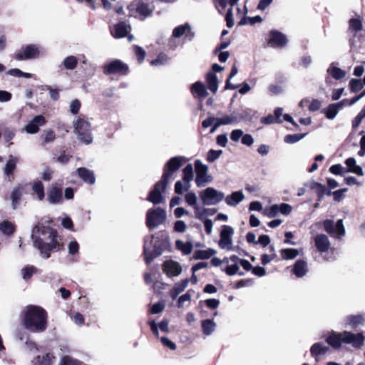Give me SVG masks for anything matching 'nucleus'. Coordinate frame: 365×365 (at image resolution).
Returning <instances> with one entry per match:
<instances>
[{
    "mask_svg": "<svg viewBox=\"0 0 365 365\" xmlns=\"http://www.w3.org/2000/svg\"><path fill=\"white\" fill-rule=\"evenodd\" d=\"M32 239L34 246L46 259L50 257L51 252L58 251L62 246L56 231L48 226H35L33 229Z\"/></svg>",
    "mask_w": 365,
    "mask_h": 365,
    "instance_id": "obj_1",
    "label": "nucleus"
},
{
    "mask_svg": "<svg viewBox=\"0 0 365 365\" xmlns=\"http://www.w3.org/2000/svg\"><path fill=\"white\" fill-rule=\"evenodd\" d=\"M21 324L29 332H43L48 325L47 313L41 307L29 305L21 313Z\"/></svg>",
    "mask_w": 365,
    "mask_h": 365,
    "instance_id": "obj_2",
    "label": "nucleus"
},
{
    "mask_svg": "<svg viewBox=\"0 0 365 365\" xmlns=\"http://www.w3.org/2000/svg\"><path fill=\"white\" fill-rule=\"evenodd\" d=\"M365 341L364 332L353 333L349 331L336 332L332 331L326 339L327 343L334 349H339L342 344H350L354 348H361Z\"/></svg>",
    "mask_w": 365,
    "mask_h": 365,
    "instance_id": "obj_3",
    "label": "nucleus"
},
{
    "mask_svg": "<svg viewBox=\"0 0 365 365\" xmlns=\"http://www.w3.org/2000/svg\"><path fill=\"white\" fill-rule=\"evenodd\" d=\"M73 128L81 143L89 145L93 142L91 123L84 117L79 116L73 122Z\"/></svg>",
    "mask_w": 365,
    "mask_h": 365,
    "instance_id": "obj_4",
    "label": "nucleus"
},
{
    "mask_svg": "<svg viewBox=\"0 0 365 365\" xmlns=\"http://www.w3.org/2000/svg\"><path fill=\"white\" fill-rule=\"evenodd\" d=\"M167 217L166 212L161 207L150 208L146 213V225L150 230L163 224Z\"/></svg>",
    "mask_w": 365,
    "mask_h": 365,
    "instance_id": "obj_5",
    "label": "nucleus"
},
{
    "mask_svg": "<svg viewBox=\"0 0 365 365\" xmlns=\"http://www.w3.org/2000/svg\"><path fill=\"white\" fill-rule=\"evenodd\" d=\"M200 197L205 205H215L225 198V194L213 187H207L200 192Z\"/></svg>",
    "mask_w": 365,
    "mask_h": 365,
    "instance_id": "obj_6",
    "label": "nucleus"
},
{
    "mask_svg": "<svg viewBox=\"0 0 365 365\" xmlns=\"http://www.w3.org/2000/svg\"><path fill=\"white\" fill-rule=\"evenodd\" d=\"M196 178L195 183L197 187H204L212 181V178L207 174L208 167L203 164L200 160L195 161Z\"/></svg>",
    "mask_w": 365,
    "mask_h": 365,
    "instance_id": "obj_7",
    "label": "nucleus"
},
{
    "mask_svg": "<svg viewBox=\"0 0 365 365\" xmlns=\"http://www.w3.org/2000/svg\"><path fill=\"white\" fill-rule=\"evenodd\" d=\"M185 158L182 156L171 158L165 165L162 178L164 181L169 182L173 174L178 170L183 163Z\"/></svg>",
    "mask_w": 365,
    "mask_h": 365,
    "instance_id": "obj_8",
    "label": "nucleus"
},
{
    "mask_svg": "<svg viewBox=\"0 0 365 365\" xmlns=\"http://www.w3.org/2000/svg\"><path fill=\"white\" fill-rule=\"evenodd\" d=\"M43 51V49L38 45H27L15 53V58L18 61L36 58Z\"/></svg>",
    "mask_w": 365,
    "mask_h": 365,
    "instance_id": "obj_9",
    "label": "nucleus"
},
{
    "mask_svg": "<svg viewBox=\"0 0 365 365\" xmlns=\"http://www.w3.org/2000/svg\"><path fill=\"white\" fill-rule=\"evenodd\" d=\"M234 230L228 225H223L220 232V238L218 242L219 247L222 250H235L232 242Z\"/></svg>",
    "mask_w": 365,
    "mask_h": 365,
    "instance_id": "obj_10",
    "label": "nucleus"
},
{
    "mask_svg": "<svg viewBox=\"0 0 365 365\" xmlns=\"http://www.w3.org/2000/svg\"><path fill=\"white\" fill-rule=\"evenodd\" d=\"M168 183V182L164 181L162 178L160 182L155 185L147 200L155 205L165 202V197L162 194L165 192Z\"/></svg>",
    "mask_w": 365,
    "mask_h": 365,
    "instance_id": "obj_11",
    "label": "nucleus"
},
{
    "mask_svg": "<svg viewBox=\"0 0 365 365\" xmlns=\"http://www.w3.org/2000/svg\"><path fill=\"white\" fill-rule=\"evenodd\" d=\"M349 29L351 31H354V34L349 40V44L351 49H358L361 47V45L358 43H361L363 40V36L357 35V32L362 29V23L359 19H351L349 21Z\"/></svg>",
    "mask_w": 365,
    "mask_h": 365,
    "instance_id": "obj_12",
    "label": "nucleus"
},
{
    "mask_svg": "<svg viewBox=\"0 0 365 365\" xmlns=\"http://www.w3.org/2000/svg\"><path fill=\"white\" fill-rule=\"evenodd\" d=\"M324 227L326 232L332 237L341 238L345 234V229L342 220H337L336 223H334L333 220H327L324 221Z\"/></svg>",
    "mask_w": 365,
    "mask_h": 365,
    "instance_id": "obj_13",
    "label": "nucleus"
},
{
    "mask_svg": "<svg viewBox=\"0 0 365 365\" xmlns=\"http://www.w3.org/2000/svg\"><path fill=\"white\" fill-rule=\"evenodd\" d=\"M46 120L42 115H37L29 120L23 128V131L28 134H36L39 132L40 128L46 124Z\"/></svg>",
    "mask_w": 365,
    "mask_h": 365,
    "instance_id": "obj_14",
    "label": "nucleus"
},
{
    "mask_svg": "<svg viewBox=\"0 0 365 365\" xmlns=\"http://www.w3.org/2000/svg\"><path fill=\"white\" fill-rule=\"evenodd\" d=\"M128 67L120 60H114L103 66L105 74H126Z\"/></svg>",
    "mask_w": 365,
    "mask_h": 365,
    "instance_id": "obj_15",
    "label": "nucleus"
},
{
    "mask_svg": "<svg viewBox=\"0 0 365 365\" xmlns=\"http://www.w3.org/2000/svg\"><path fill=\"white\" fill-rule=\"evenodd\" d=\"M143 252L147 264H150L161 253L159 247L156 245L153 246V240L148 241L147 238L145 239Z\"/></svg>",
    "mask_w": 365,
    "mask_h": 365,
    "instance_id": "obj_16",
    "label": "nucleus"
},
{
    "mask_svg": "<svg viewBox=\"0 0 365 365\" xmlns=\"http://www.w3.org/2000/svg\"><path fill=\"white\" fill-rule=\"evenodd\" d=\"M19 158L12 155H9L6 163L3 168V172L9 180L14 179V171L16 168Z\"/></svg>",
    "mask_w": 365,
    "mask_h": 365,
    "instance_id": "obj_17",
    "label": "nucleus"
},
{
    "mask_svg": "<svg viewBox=\"0 0 365 365\" xmlns=\"http://www.w3.org/2000/svg\"><path fill=\"white\" fill-rule=\"evenodd\" d=\"M163 272L170 277H177L182 272V267L175 261H166L163 264Z\"/></svg>",
    "mask_w": 365,
    "mask_h": 365,
    "instance_id": "obj_18",
    "label": "nucleus"
},
{
    "mask_svg": "<svg viewBox=\"0 0 365 365\" xmlns=\"http://www.w3.org/2000/svg\"><path fill=\"white\" fill-rule=\"evenodd\" d=\"M287 43V38L284 34L277 31H270L269 44L272 47H283Z\"/></svg>",
    "mask_w": 365,
    "mask_h": 365,
    "instance_id": "obj_19",
    "label": "nucleus"
},
{
    "mask_svg": "<svg viewBox=\"0 0 365 365\" xmlns=\"http://www.w3.org/2000/svg\"><path fill=\"white\" fill-rule=\"evenodd\" d=\"M110 34L115 38H123L126 36L128 32L130 31V25L126 24L123 21H120L113 27H110Z\"/></svg>",
    "mask_w": 365,
    "mask_h": 365,
    "instance_id": "obj_20",
    "label": "nucleus"
},
{
    "mask_svg": "<svg viewBox=\"0 0 365 365\" xmlns=\"http://www.w3.org/2000/svg\"><path fill=\"white\" fill-rule=\"evenodd\" d=\"M365 322V315H348L344 319L345 327H350L351 328H356L360 325H363Z\"/></svg>",
    "mask_w": 365,
    "mask_h": 365,
    "instance_id": "obj_21",
    "label": "nucleus"
},
{
    "mask_svg": "<svg viewBox=\"0 0 365 365\" xmlns=\"http://www.w3.org/2000/svg\"><path fill=\"white\" fill-rule=\"evenodd\" d=\"M47 200L49 203L56 205L62 201V190L57 186H53L48 192Z\"/></svg>",
    "mask_w": 365,
    "mask_h": 365,
    "instance_id": "obj_22",
    "label": "nucleus"
},
{
    "mask_svg": "<svg viewBox=\"0 0 365 365\" xmlns=\"http://www.w3.org/2000/svg\"><path fill=\"white\" fill-rule=\"evenodd\" d=\"M314 242L317 250L320 252H327L330 247L329 238L324 234L317 235L314 238Z\"/></svg>",
    "mask_w": 365,
    "mask_h": 365,
    "instance_id": "obj_23",
    "label": "nucleus"
},
{
    "mask_svg": "<svg viewBox=\"0 0 365 365\" xmlns=\"http://www.w3.org/2000/svg\"><path fill=\"white\" fill-rule=\"evenodd\" d=\"M190 91L195 98H204L208 95L205 86L200 81L191 85Z\"/></svg>",
    "mask_w": 365,
    "mask_h": 365,
    "instance_id": "obj_24",
    "label": "nucleus"
},
{
    "mask_svg": "<svg viewBox=\"0 0 365 365\" xmlns=\"http://www.w3.org/2000/svg\"><path fill=\"white\" fill-rule=\"evenodd\" d=\"M24 186L21 184L16 185L11 192V207L16 209L19 204L24 193Z\"/></svg>",
    "mask_w": 365,
    "mask_h": 365,
    "instance_id": "obj_25",
    "label": "nucleus"
},
{
    "mask_svg": "<svg viewBox=\"0 0 365 365\" xmlns=\"http://www.w3.org/2000/svg\"><path fill=\"white\" fill-rule=\"evenodd\" d=\"M76 171L79 178L85 182L90 185L95 183L96 178L92 170H90L86 168H79Z\"/></svg>",
    "mask_w": 365,
    "mask_h": 365,
    "instance_id": "obj_26",
    "label": "nucleus"
},
{
    "mask_svg": "<svg viewBox=\"0 0 365 365\" xmlns=\"http://www.w3.org/2000/svg\"><path fill=\"white\" fill-rule=\"evenodd\" d=\"M245 199V195L242 191H235L231 195H227L225 198V202L227 205L236 207L240 202Z\"/></svg>",
    "mask_w": 365,
    "mask_h": 365,
    "instance_id": "obj_27",
    "label": "nucleus"
},
{
    "mask_svg": "<svg viewBox=\"0 0 365 365\" xmlns=\"http://www.w3.org/2000/svg\"><path fill=\"white\" fill-rule=\"evenodd\" d=\"M189 282V279H185L175 284L170 293L173 299H175L187 288Z\"/></svg>",
    "mask_w": 365,
    "mask_h": 365,
    "instance_id": "obj_28",
    "label": "nucleus"
},
{
    "mask_svg": "<svg viewBox=\"0 0 365 365\" xmlns=\"http://www.w3.org/2000/svg\"><path fill=\"white\" fill-rule=\"evenodd\" d=\"M308 272L307 263L302 259L297 260L293 267V273L297 277H302Z\"/></svg>",
    "mask_w": 365,
    "mask_h": 365,
    "instance_id": "obj_29",
    "label": "nucleus"
},
{
    "mask_svg": "<svg viewBox=\"0 0 365 365\" xmlns=\"http://www.w3.org/2000/svg\"><path fill=\"white\" fill-rule=\"evenodd\" d=\"M206 82L210 91L215 93L218 90V80L217 76L213 72L207 73L206 75Z\"/></svg>",
    "mask_w": 365,
    "mask_h": 365,
    "instance_id": "obj_30",
    "label": "nucleus"
},
{
    "mask_svg": "<svg viewBox=\"0 0 365 365\" xmlns=\"http://www.w3.org/2000/svg\"><path fill=\"white\" fill-rule=\"evenodd\" d=\"M136 11L145 19L153 13V9L150 6L143 1H139L135 4Z\"/></svg>",
    "mask_w": 365,
    "mask_h": 365,
    "instance_id": "obj_31",
    "label": "nucleus"
},
{
    "mask_svg": "<svg viewBox=\"0 0 365 365\" xmlns=\"http://www.w3.org/2000/svg\"><path fill=\"white\" fill-rule=\"evenodd\" d=\"M329 350V347L322 343L314 344L311 349L310 352L312 356L317 358L319 355L324 354ZM317 361L318 359H316Z\"/></svg>",
    "mask_w": 365,
    "mask_h": 365,
    "instance_id": "obj_32",
    "label": "nucleus"
},
{
    "mask_svg": "<svg viewBox=\"0 0 365 365\" xmlns=\"http://www.w3.org/2000/svg\"><path fill=\"white\" fill-rule=\"evenodd\" d=\"M182 180L186 184V188L190 187V182L193 179V168L191 164L187 165L182 170Z\"/></svg>",
    "mask_w": 365,
    "mask_h": 365,
    "instance_id": "obj_33",
    "label": "nucleus"
},
{
    "mask_svg": "<svg viewBox=\"0 0 365 365\" xmlns=\"http://www.w3.org/2000/svg\"><path fill=\"white\" fill-rule=\"evenodd\" d=\"M53 359V356L49 353L37 356L34 360V365H51Z\"/></svg>",
    "mask_w": 365,
    "mask_h": 365,
    "instance_id": "obj_34",
    "label": "nucleus"
},
{
    "mask_svg": "<svg viewBox=\"0 0 365 365\" xmlns=\"http://www.w3.org/2000/svg\"><path fill=\"white\" fill-rule=\"evenodd\" d=\"M221 125H235L240 121V118L235 114L225 115L217 118Z\"/></svg>",
    "mask_w": 365,
    "mask_h": 365,
    "instance_id": "obj_35",
    "label": "nucleus"
},
{
    "mask_svg": "<svg viewBox=\"0 0 365 365\" xmlns=\"http://www.w3.org/2000/svg\"><path fill=\"white\" fill-rule=\"evenodd\" d=\"M33 193L36 195V197L38 200H43L45 197L44 186L40 180H36L32 185Z\"/></svg>",
    "mask_w": 365,
    "mask_h": 365,
    "instance_id": "obj_36",
    "label": "nucleus"
},
{
    "mask_svg": "<svg viewBox=\"0 0 365 365\" xmlns=\"http://www.w3.org/2000/svg\"><path fill=\"white\" fill-rule=\"evenodd\" d=\"M327 73L336 80L341 79L346 76L345 71L335 66L334 63H331L328 68Z\"/></svg>",
    "mask_w": 365,
    "mask_h": 365,
    "instance_id": "obj_37",
    "label": "nucleus"
},
{
    "mask_svg": "<svg viewBox=\"0 0 365 365\" xmlns=\"http://www.w3.org/2000/svg\"><path fill=\"white\" fill-rule=\"evenodd\" d=\"M309 187L312 190H314L317 192L319 200H321L324 197L327 190L324 185L313 181L310 182Z\"/></svg>",
    "mask_w": 365,
    "mask_h": 365,
    "instance_id": "obj_38",
    "label": "nucleus"
},
{
    "mask_svg": "<svg viewBox=\"0 0 365 365\" xmlns=\"http://www.w3.org/2000/svg\"><path fill=\"white\" fill-rule=\"evenodd\" d=\"M339 111V110L336 107V106L334 103H331L322 112L326 115V117L328 119L332 120L336 116Z\"/></svg>",
    "mask_w": 365,
    "mask_h": 365,
    "instance_id": "obj_39",
    "label": "nucleus"
},
{
    "mask_svg": "<svg viewBox=\"0 0 365 365\" xmlns=\"http://www.w3.org/2000/svg\"><path fill=\"white\" fill-rule=\"evenodd\" d=\"M215 327L216 324L212 319L202 321V327L205 335H210L214 331Z\"/></svg>",
    "mask_w": 365,
    "mask_h": 365,
    "instance_id": "obj_40",
    "label": "nucleus"
},
{
    "mask_svg": "<svg viewBox=\"0 0 365 365\" xmlns=\"http://www.w3.org/2000/svg\"><path fill=\"white\" fill-rule=\"evenodd\" d=\"M191 28L188 24L180 25L175 28L173 31V36L175 38L181 37L187 31H190Z\"/></svg>",
    "mask_w": 365,
    "mask_h": 365,
    "instance_id": "obj_41",
    "label": "nucleus"
},
{
    "mask_svg": "<svg viewBox=\"0 0 365 365\" xmlns=\"http://www.w3.org/2000/svg\"><path fill=\"white\" fill-rule=\"evenodd\" d=\"M216 251L214 249H207L205 250H197L195 252L196 259H207L215 255Z\"/></svg>",
    "mask_w": 365,
    "mask_h": 365,
    "instance_id": "obj_42",
    "label": "nucleus"
},
{
    "mask_svg": "<svg viewBox=\"0 0 365 365\" xmlns=\"http://www.w3.org/2000/svg\"><path fill=\"white\" fill-rule=\"evenodd\" d=\"M62 63L65 68L73 70L77 66L78 60L74 56H69L63 60Z\"/></svg>",
    "mask_w": 365,
    "mask_h": 365,
    "instance_id": "obj_43",
    "label": "nucleus"
},
{
    "mask_svg": "<svg viewBox=\"0 0 365 365\" xmlns=\"http://www.w3.org/2000/svg\"><path fill=\"white\" fill-rule=\"evenodd\" d=\"M280 253L282 259H291L296 257L298 255L299 252L296 249L289 248L281 250Z\"/></svg>",
    "mask_w": 365,
    "mask_h": 365,
    "instance_id": "obj_44",
    "label": "nucleus"
},
{
    "mask_svg": "<svg viewBox=\"0 0 365 365\" xmlns=\"http://www.w3.org/2000/svg\"><path fill=\"white\" fill-rule=\"evenodd\" d=\"M364 86L361 79L353 78L349 82V88L351 93H357L361 90Z\"/></svg>",
    "mask_w": 365,
    "mask_h": 365,
    "instance_id": "obj_45",
    "label": "nucleus"
},
{
    "mask_svg": "<svg viewBox=\"0 0 365 365\" xmlns=\"http://www.w3.org/2000/svg\"><path fill=\"white\" fill-rule=\"evenodd\" d=\"M37 269L31 265H28L21 269V275L24 279H29L36 272Z\"/></svg>",
    "mask_w": 365,
    "mask_h": 365,
    "instance_id": "obj_46",
    "label": "nucleus"
},
{
    "mask_svg": "<svg viewBox=\"0 0 365 365\" xmlns=\"http://www.w3.org/2000/svg\"><path fill=\"white\" fill-rule=\"evenodd\" d=\"M0 230L5 235H10L14 231V225L8 221H4L0 223Z\"/></svg>",
    "mask_w": 365,
    "mask_h": 365,
    "instance_id": "obj_47",
    "label": "nucleus"
},
{
    "mask_svg": "<svg viewBox=\"0 0 365 365\" xmlns=\"http://www.w3.org/2000/svg\"><path fill=\"white\" fill-rule=\"evenodd\" d=\"M194 290L189 289L185 294L181 295L178 302L179 308L182 307L185 302H189L191 299L192 295L194 294Z\"/></svg>",
    "mask_w": 365,
    "mask_h": 365,
    "instance_id": "obj_48",
    "label": "nucleus"
},
{
    "mask_svg": "<svg viewBox=\"0 0 365 365\" xmlns=\"http://www.w3.org/2000/svg\"><path fill=\"white\" fill-rule=\"evenodd\" d=\"M305 135H306V134L287 135L284 137V140L287 143L292 144V143H297V142L299 141L303 138H304Z\"/></svg>",
    "mask_w": 365,
    "mask_h": 365,
    "instance_id": "obj_49",
    "label": "nucleus"
},
{
    "mask_svg": "<svg viewBox=\"0 0 365 365\" xmlns=\"http://www.w3.org/2000/svg\"><path fill=\"white\" fill-rule=\"evenodd\" d=\"M222 153V150H210L207 153V160L210 163H212L220 157Z\"/></svg>",
    "mask_w": 365,
    "mask_h": 365,
    "instance_id": "obj_50",
    "label": "nucleus"
},
{
    "mask_svg": "<svg viewBox=\"0 0 365 365\" xmlns=\"http://www.w3.org/2000/svg\"><path fill=\"white\" fill-rule=\"evenodd\" d=\"M169 61V58L164 53H160L156 59L151 61L152 66H160L167 63Z\"/></svg>",
    "mask_w": 365,
    "mask_h": 365,
    "instance_id": "obj_51",
    "label": "nucleus"
},
{
    "mask_svg": "<svg viewBox=\"0 0 365 365\" xmlns=\"http://www.w3.org/2000/svg\"><path fill=\"white\" fill-rule=\"evenodd\" d=\"M176 246L186 255L190 254L192 251V245L190 243L185 244L181 240L176 241Z\"/></svg>",
    "mask_w": 365,
    "mask_h": 365,
    "instance_id": "obj_52",
    "label": "nucleus"
},
{
    "mask_svg": "<svg viewBox=\"0 0 365 365\" xmlns=\"http://www.w3.org/2000/svg\"><path fill=\"white\" fill-rule=\"evenodd\" d=\"M329 171L334 175H343L346 172L345 168L341 164H335L330 167Z\"/></svg>",
    "mask_w": 365,
    "mask_h": 365,
    "instance_id": "obj_53",
    "label": "nucleus"
},
{
    "mask_svg": "<svg viewBox=\"0 0 365 365\" xmlns=\"http://www.w3.org/2000/svg\"><path fill=\"white\" fill-rule=\"evenodd\" d=\"M81 103L80 101H78V99L72 100L70 103V106H69L70 112L73 115L77 114L81 108Z\"/></svg>",
    "mask_w": 365,
    "mask_h": 365,
    "instance_id": "obj_54",
    "label": "nucleus"
},
{
    "mask_svg": "<svg viewBox=\"0 0 365 365\" xmlns=\"http://www.w3.org/2000/svg\"><path fill=\"white\" fill-rule=\"evenodd\" d=\"M185 199L186 202L190 205L195 207V205H197V196L193 192H188L185 195Z\"/></svg>",
    "mask_w": 365,
    "mask_h": 365,
    "instance_id": "obj_55",
    "label": "nucleus"
},
{
    "mask_svg": "<svg viewBox=\"0 0 365 365\" xmlns=\"http://www.w3.org/2000/svg\"><path fill=\"white\" fill-rule=\"evenodd\" d=\"M189 189L190 188H186V184L184 182L183 180L182 182L179 180L176 182L175 185V192L179 195L182 194L184 191H186Z\"/></svg>",
    "mask_w": 365,
    "mask_h": 365,
    "instance_id": "obj_56",
    "label": "nucleus"
},
{
    "mask_svg": "<svg viewBox=\"0 0 365 365\" xmlns=\"http://www.w3.org/2000/svg\"><path fill=\"white\" fill-rule=\"evenodd\" d=\"M61 365H82V363L70 356H64L61 359Z\"/></svg>",
    "mask_w": 365,
    "mask_h": 365,
    "instance_id": "obj_57",
    "label": "nucleus"
},
{
    "mask_svg": "<svg viewBox=\"0 0 365 365\" xmlns=\"http://www.w3.org/2000/svg\"><path fill=\"white\" fill-rule=\"evenodd\" d=\"M68 253L70 255L78 254L79 250V245L76 240L71 241L68 246Z\"/></svg>",
    "mask_w": 365,
    "mask_h": 365,
    "instance_id": "obj_58",
    "label": "nucleus"
},
{
    "mask_svg": "<svg viewBox=\"0 0 365 365\" xmlns=\"http://www.w3.org/2000/svg\"><path fill=\"white\" fill-rule=\"evenodd\" d=\"M133 48L139 63H142L145 57V51L138 46H134Z\"/></svg>",
    "mask_w": 365,
    "mask_h": 365,
    "instance_id": "obj_59",
    "label": "nucleus"
},
{
    "mask_svg": "<svg viewBox=\"0 0 365 365\" xmlns=\"http://www.w3.org/2000/svg\"><path fill=\"white\" fill-rule=\"evenodd\" d=\"M278 208L279 212L285 215L290 214L292 210V206L287 203H282L280 205H278Z\"/></svg>",
    "mask_w": 365,
    "mask_h": 365,
    "instance_id": "obj_60",
    "label": "nucleus"
},
{
    "mask_svg": "<svg viewBox=\"0 0 365 365\" xmlns=\"http://www.w3.org/2000/svg\"><path fill=\"white\" fill-rule=\"evenodd\" d=\"M56 138V134L51 129L45 131L44 143H48L53 142Z\"/></svg>",
    "mask_w": 365,
    "mask_h": 365,
    "instance_id": "obj_61",
    "label": "nucleus"
},
{
    "mask_svg": "<svg viewBox=\"0 0 365 365\" xmlns=\"http://www.w3.org/2000/svg\"><path fill=\"white\" fill-rule=\"evenodd\" d=\"M265 214L269 217H274L279 213L278 205H273L265 210Z\"/></svg>",
    "mask_w": 365,
    "mask_h": 365,
    "instance_id": "obj_62",
    "label": "nucleus"
},
{
    "mask_svg": "<svg viewBox=\"0 0 365 365\" xmlns=\"http://www.w3.org/2000/svg\"><path fill=\"white\" fill-rule=\"evenodd\" d=\"M239 269L240 267L237 264H233L227 266V267L225 269V272L227 273V274L232 276L235 274Z\"/></svg>",
    "mask_w": 365,
    "mask_h": 365,
    "instance_id": "obj_63",
    "label": "nucleus"
},
{
    "mask_svg": "<svg viewBox=\"0 0 365 365\" xmlns=\"http://www.w3.org/2000/svg\"><path fill=\"white\" fill-rule=\"evenodd\" d=\"M243 131L240 129H235L231 132L230 138L234 142H237L242 137Z\"/></svg>",
    "mask_w": 365,
    "mask_h": 365,
    "instance_id": "obj_64",
    "label": "nucleus"
}]
</instances>
